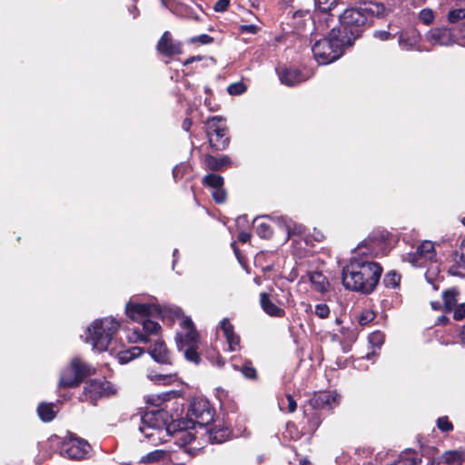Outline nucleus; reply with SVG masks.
Segmentation results:
<instances>
[{
	"label": "nucleus",
	"instance_id": "nucleus-1",
	"mask_svg": "<svg viewBox=\"0 0 465 465\" xmlns=\"http://www.w3.org/2000/svg\"><path fill=\"white\" fill-rule=\"evenodd\" d=\"M180 312L178 308L161 307L158 304L139 302L135 299H131L125 305V313L131 320L141 322L143 329H134L129 339L134 342H148V336L158 334L161 330V325L153 320L154 318L164 320L166 317H178Z\"/></svg>",
	"mask_w": 465,
	"mask_h": 465
},
{
	"label": "nucleus",
	"instance_id": "nucleus-2",
	"mask_svg": "<svg viewBox=\"0 0 465 465\" xmlns=\"http://www.w3.org/2000/svg\"><path fill=\"white\" fill-rule=\"evenodd\" d=\"M381 272L382 268L379 263L353 257L342 268L341 282L347 290L369 294L376 288Z\"/></svg>",
	"mask_w": 465,
	"mask_h": 465
},
{
	"label": "nucleus",
	"instance_id": "nucleus-3",
	"mask_svg": "<svg viewBox=\"0 0 465 465\" xmlns=\"http://www.w3.org/2000/svg\"><path fill=\"white\" fill-rule=\"evenodd\" d=\"M386 14V7L379 3H373L368 6L347 8L339 15L340 27L336 32L344 40L350 39V45H351L374 16H385Z\"/></svg>",
	"mask_w": 465,
	"mask_h": 465
},
{
	"label": "nucleus",
	"instance_id": "nucleus-4",
	"mask_svg": "<svg viewBox=\"0 0 465 465\" xmlns=\"http://www.w3.org/2000/svg\"><path fill=\"white\" fill-rule=\"evenodd\" d=\"M345 46L350 45V39L344 40L341 35L332 28L328 37L320 39L312 47L314 59L319 64H328L339 59Z\"/></svg>",
	"mask_w": 465,
	"mask_h": 465
},
{
	"label": "nucleus",
	"instance_id": "nucleus-5",
	"mask_svg": "<svg viewBox=\"0 0 465 465\" xmlns=\"http://www.w3.org/2000/svg\"><path fill=\"white\" fill-rule=\"evenodd\" d=\"M119 328L120 322L114 318L95 320L86 329L85 341L97 351H106Z\"/></svg>",
	"mask_w": 465,
	"mask_h": 465
},
{
	"label": "nucleus",
	"instance_id": "nucleus-6",
	"mask_svg": "<svg viewBox=\"0 0 465 465\" xmlns=\"http://www.w3.org/2000/svg\"><path fill=\"white\" fill-rule=\"evenodd\" d=\"M181 331L176 335V344L185 359L198 364L201 357L198 353L199 335L191 319L185 318L181 322Z\"/></svg>",
	"mask_w": 465,
	"mask_h": 465
},
{
	"label": "nucleus",
	"instance_id": "nucleus-7",
	"mask_svg": "<svg viewBox=\"0 0 465 465\" xmlns=\"http://www.w3.org/2000/svg\"><path fill=\"white\" fill-rule=\"evenodd\" d=\"M94 369L79 358H74L70 364L62 372L59 387L74 388L78 386L83 380L92 374Z\"/></svg>",
	"mask_w": 465,
	"mask_h": 465
},
{
	"label": "nucleus",
	"instance_id": "nucleus-8",
	"mask_svg": "<svg viewBox=\"0 0 465 465\" xmlns=\"http://www.w3.org/2000/svg\"><path fill=\"white\" fill-rule=\"evenodd\" d=\"M167 413L163 410L146 411L144 413V421L146 423H153L156 429L153 430V433L147 434V441L152 445H158L168 440L171 437L166 420Z\"/></svg>",
	"mask_w": 465,
	"mask_h": 465
},
{
	"label": "nucleus",
	"instance_id": "nucleus-9",
	"mask_svg": "<svg viewBox=\"0 0 465 465\" xmlns=\"http://www.w3.org/2000/svg\"><path fill=\"white\" fill-rule=\"evenodd\" d=\"M187 418L186 422L191 424L192 427L204 428L213 421V411L206 400L194 399L191 401Z\"/></svg>",
	"mask_w": 465,
	"mask_h": 465
},
{
	"label": "nucleus",
	"instance_id": "nucleus-10",
	"mask_svg": "<svg viewBox=\"0 0 465 465\" xmlns=\"http://www.w3.org/2000/svg\"><path fill=\"white\" fill-rule=\"evenodd\" d=\"M115 392L116 389L110 381L104 379L91 380L84 387V392L80 400L95 404L99 398L108 397Z\"/></svg>",
	"mask_w": 465,
	"mask_h": 465
},
{
	"label": "nucleus",
	"instance_id": "nucleus-11",
	"mask_svg": "<svg viewBox=\"0 0 465 465\" xmlns=\"http://www.w3.org/2000/svg\"><path fill=\"white\" fill-rule=\"evenodd\" d=\"M90 449L91 446L86 440L71 437L63 443L60 453L63 457L71 460H82L86 457Z\"/></svg>",
	"mask_w": 465,
	"mask_h": 465
},
{
	"label": "nucleus",
	"instance_id": "nucleus-12",
	"mask_svg": "<svg viewBox=\"0 0 465 465\" xmlns=\"http://www.w3.org/2000/svg\"><path fill=\"white\" fill-rule=\"evenodd\" d=\"M435 256L434 244L430 241L421 242L414 252L406 253L403 261L411 263L412 266L421 267L427 260Z\"/></svg>",
	"mask_w": 465,
	"mask_h": 465
},
{
	"label": "nucleus",
	"instance_id": "nucleus-13",
	"mask_svg": "<svg viewBox=\"0 0 465 465\" xmlns=\"http://www.w3.org/2000/svg\"><path fill=\"white\" fill-rule=\"evenodd\" d=\"M203 184L210 187L212 195L216 203H223L226 200V192L223 188V178L216 173H209L203 179Z\"/></svg>",
	"mask_w": 465,
	"mask_h": 465
},
{
	"label": "nucleus",
	"instance_id": "nucleus-14",
	"mask_svg": "<svg viewBox=\"0 0 465 465\" xmlns=\"http://www.w3.org/2000/svg\"><path fill=\"white\" fill-rule=\"evenodd\" d=\"M427 40L433 45L450 46L457 43L456 36L450 29L432 28L427 34Z\"/></svg>",
	"mask_w": 465,
	"mask_h": 465
},
{
	"label": "nucleus",
	"instance_id": "nucleus-15",
	"mask_svg": "<svg viewBox=\"0 0 465 465\" xmlns=\"http://www.w3.org/2000/svg\"><path fill=\"white\" fill-rule=\"evenodd\" d=\"M420 35L415 29L404 30L399 33V46L405 51L419 50Z\"/></svg>",
	"mask_w": 465,
	"mask_h": 465
},
{
	"label": "nucleus",
	"instance_id": "nucleus-16",
	"mask_svg": "<svg viewBox=\"0 0 465 465\" xmlns=\"http://www.w3.org/2000/svg\"><path fill=\"white\" fill-rule=\"evenodd\" d=\"M157 50L167 56L179 54L182 53L180 43H176L172 39L168 31L164 32L157 44Z\"/></svg>",
	"mask_w": 465,
	"mask_h": 465
},
{
	"label": "nucleus",
	"instance_id": "nucleus-17",
	"mask_svg": "<svg viewBox=\"0 0 465 465\" xmlns=\"http://www.w3.org/2000/svg\"><path fill=\"white\" fill-rule=\"evenodd\" d=\"M219 327L226 339L229 350L231 351H239L241 348L240 336L234 332L233 325L230 322L229 319H223L222 322H220Z\"/></svg>",
	"mask_w": 465,
	"mask_h": 465
},
{
	"label": "nucleus",
	"instance_id": "nucleus-18",
	"mask_svg": "<svg viewBox=\"0 0 465 465\" xmlns=\"http://www.w3.org/2000/svg\"><path fill=\"white\" fill-rule=\"evenodd\" d=\"M277 74L281 83L287 86H294L306 80L302 74L295 68L277 69Z\"/></svg>",
	"mask_w": 465,
	"mask_h": 465
},
{
	"label": "nucleus",
	"instance_id": "nucleus-19",
	"mask_svg": "<svg viewBox=\"0 0 465 465\" xmlns=\"http://www.w3.org/2000/svg\"><path fill=\"white\" fill-rule=\"evenodd\" d=\"M151 357L157 362L162 364H171L170 352L166 348V345L162 341H156L153 347L148 351Z\"/></svg>",
	"mask_w": 465,
	"mask_h": 465
},
{
	"label": "nucleus",
	"instance_id": "nucleus-20",
	"mask_svg": "<svg viewBox=\"0 0 465 465\" xmlns=\"http://www.w3.org/2000/svg\"><path fill=\"white\" fill-rule=\"evenodd\" d=\"M462 456L457 450H449L432 460L428 465H461Z\"/></svg>",
	"mask_w": 465,
	"mask_h": 465
},
{
	"label": "nucleus",
	"instance_id": "nucleus-21",
	"mask_svg": "<svg viewBox=\"0 0 465 465\" xmlns=\"http://www.w3.org/2000/svg\"><path fill=\"white\" fill-rule=\"evenodd\" d=\"M260 303L262 310L272 317L282 318L285 315L284 310L274 304L265 292L261 293Z\"/></svg>",
	"mask_w": 465,
	"mask_h": 465
},
{
	"label": "nucleus",
	"instance_id": "nucleus-22",
	"mask_svg": "<svg viewBox=\"0 0 465 465\" xmlns=\"http://www.w3.org/2000/svg\"><path fill=\"white\" fill-rule=\"evenodd\" d=\"M453 261L449 272L451 275L465 278V253H460L459 251L453 252Z\"/></svg>",
	"mask_w": 465,
	"mask_h": 465
},
{
	"label": "nucleus",
	"instance_id": "nucleus-23",
	"mask_svg": "<svg viewBox=\"0 0 465 465\" xmlns=\"http://www.w3.org/2000/svg\"><path fill=\"white\" fill-rule=\"evenodd\" d=\"M170 459V452L164 450H155L142 456L139 460L141 464H153Z\"/></svg>",
	"mask_w": 465,
	"mask_h": 465
},
{
	"label": "nucleus",
	"instance_id": "nucleus-24",
	"mask_svg": "<svg viewBox=\"0 0 465 465\" xmlns=\"http://www.w3.org/2000/svg\"><path fill=\"white\" fill-rule=\"evenodd\" d=\"M337 394L331 391H322L314 396L313 401L317 407L331 408L336 402Z\"/></svg>",
	"mask_w": 465,
	"mask_h": 465
},
{
	"label": "nucleus",
	"instance_id": "nucleus-25",
	"mask_svg": "<svg viewBox=\"0 0 465 465\" xmlns=\"http://www.w3.org/2000/svg\"><path fill=\"white\" fill-rule=\"evenodd\" d=\"M182 423L183 426L174 433L173 437L177 441H180L181 445H187L195 439V436L189 430V429L194 428L186 421H182Z\"/></svg>",
	"mask_w": 465,
	"mask_h": 465
},
{
	"label": "nucleus",
	"instance_id": "nucleus-26",
	"mask_svg": "<svg viewBox=\"0 0 465 465\" xmlns=\"http://www.w3.org/2000/svg\"><path fill=\"white\" fill-rule=\"evenodd\" d=\"M448 21L451 24H459L460 35L465 38V8L450 10L448 14Z\"/></svg>",
	"mask_w": 465,
	"mask_h": 465
},
{
	"label": "nucleus",
	"instance_id": "nucleus-27",
	"mask_svg": "<svg viewBox=\"0 0 465 465\" xmlns=\"http://www.w3.org/2000/svg\"><path fill=\"white\" fill-rule=\"evenodd\" d=\"M281 228H283L289 238L292 233L301 232V226H298L292 219L285 216L272 218Z\"/></svg>",
	"mask_w": 465,
	"mask_h": 465
},
{
	"label": "nucleus",
	"instance_id": "nucleus-28",
	"mask_svg": "<svg viewBox=\"0 0 465 465\" xmlns=\"http://www.w3.org/2000/svg\"><path fill=\"white\" fill-rule=\"evenodd\" d=\"M369 343L372 348V351L366 354L364 358L371 360L377 356V350H380L384 343V334L381 331H373L369 335Z\"/></svg>",
	"mask_w": 465,
	"mask_h": 465
},
{
	"label": "nucleus",
	"instance_id": "nucleus-29",
	"mask_svg": "<svg viewBox=\"0 0 465 465\" xmlns=\"http://www.w3.org/2000/svg\"><path fill=\"white\" fill-rule=\"evenodd\" d=\"M231 160L228 156L223 155L222 157H214L213 155H207L205 157V165L208 169L213 171H219L223 167L229 165Z\"/></svg>",
	"mask_w": 465,
	"mask_h": 465
},
{
	"label": "nucleus",
	"instance_id": "nucleus-30",
	"mask_svg": "<svg viewBox=\"0 0 465 465\" xmlns=\"http://www.w3.org/2000/svg\"><path fill=\"white\" fill-rule=\"evenodd\" d=\"M210 145L217 151L224 150L229 144V137L227 136V130H224L223 133H219L214 134L213 136L210 135L208 138Z\"/></svg>",
	"mask_w": 465,
	"mask_h": 465
},
{
	"label": "nucleus",
	"instance_id": "nucleus-31",
	"mask_svg": "<svg viewBox=\"0 0 465 465\" xmlns=\"http://www.w3.org/2000/svg\"><path fill=\"white\" fill-rule=\"evenodd\" d=\"M310 282L314 286L315 290L321 293H324L329 288L327 278L321 272L311 273Z\"/></svg>",
	"mask_w": 465,
	"mask_h": 465
},
{
	"label": "nucleus",
	"instance_id": "nucleus-32",
	"mask_svg": "<svg viewBox=\"0 0 465 465\" xmlns=\"http://www.w3.org/2000/svg\"><path fill=\"white\" fill-rule=\"evenodd\" d=\"M226 130V127L223 124V121L219 116H213L208 119L207 121V136H213L216 134L223 133Z\"/></svg>",
	"mask_w": 465,
	"mask_h": 465
},
{
	"label": "nucleus",
	"instance_id": "nucleus-33",
	"mask_svg": "<svg viewBox=\"0 0 465 465\" xmlns=\"http://www.w3.org/2000/svg\"><path fill=\"white\" fill-rule=\"evenodd\" d=\"M54 407L55 406L52 403H40L37 408L40 419L45 422L51 421L55 417L56 411H54Z\"/></svg>",
	"mask_w": 465,
	"mask_h": 465
},
{
	"label": "nucleus",
	"instance_id": "nucleus-34",
	"mask_svg": "<svg viewBox=\"0 0 465 465\" xmlns=\"http://www.w3.org/2000/svg\"><path fill=\"white\" fill-rule=\"evenodd\" d=\"M143 349L140 347H132L128 350L122 351L118 353L117 358L121 364H125L130 361L139 357L143 353Z\"/></svg>",
	"mask_w": 465,
	"mask_h": 465
},
{
	"label": "nucleus",
	"instance_id": "nucleus-35",
	"mask_svg": "<svg viewBox=\"0 0 465 465\" xmlns=\"http://www.w3.org/2000/svg\"><path fill=\"white\" fill-rule=\"evenodd\" d=\"M256 233L264 239H269L272 235V229L271 225L263 219L256 218L253 222Z\"/></svg>",
	"mask_w": 465,
	"mask_h": 465
},
{
	"label": "nucleus",
	"instance_id": "nucleus-36",
	"mask_svg": "<svg viewBox=\"0 0 465 465\" xmlns=\"http://www.w3.org/2000/svg\"><path fill=\"white\" fill-rule=\"evenodd\" d=\"M209 431V440L213 443H222L229 439L230 430L227 427H223L221 429H213Z\"/></svg>",
	"mask_w": 465,
	"mask_h": 465
},
{
	"label": "nucleus",
	"instance_id": "nucleus-37",
	"mask_svg": "<svg viewBox=\"0 0 465 465\" xmlns=\"http://www.w3.org/2000/svg\"><path fill=\"white\" fill-rule=\"evenodd\" d=\"M420 458L414 452H406L401 455L400 459L391 465H420Z\"/></svg>",
	"mask_w": 465,
	"mask_h": 465
},
{
	"label": "nucleus",
	"instance_id": "nucleus-38",
	"mask_svg": "<svg viewBox=\"0 0 465 465\" xmlns=\"http://www.w3.org/2000/svg\"><path fill=\"white\" fill-rule=\"evenodd\" d=\"M279 408L282 411L293 412L297 408V403L292 395L286 394L278 399Z\"/></svg>",
	"mask_w": 465,
	"mask_h": 465
},
{
	"label": "nucleus",
	"instance_id": "nucleus-39",
	"mask_svg": "<svg viewBox=\"0 0 465 465\" xmlns=\"http://www.w3.org/2000/svg\"><path fill=\"white\" fill-rule=\"evenodd\" d=\"M458 291L456 289H450L443 292L444 305L447 311L454 309L457 303Z\"/></svg>",
	"mask_w": 465,
	"mask_h": 465
},
{
	"label": "nucleus",
	"instance_id": "nucleus-40",
	"mask_svg": "<svg viewBox=\"0 0 465 465\" xmlns=\"http://www.w3.org/2000/svg\"><path fill=\"white\" fill-rule=\"evenodd\" d=\"M401 282V275L394 271L387 272L383 279V283L387 288H396Z\"/></svg>",
	"mask_w": 465,
	"mask_h": 465
},
{
	"label": "nucleus",
	"instance_id": "nucleus-41",
	"mask_svg": "<svg viewBox=\"0 0 465 465\" xmlns=\"http://www.w3.org/2000/svg\"><path fill=\"white\" fill-rule=\"evenodd\" d=\"M315 6L322 13L330 12L336 5L337 0H314Z\"/></svg>",
	"mask_w": 465,
	"mask_h": 465
},
{
	"label": "nucleus",
	"instance_id": "nucleus-42",
	"mask_svg": "<svg viewBox=\"0 0 465 465\" xmlns=\"http://www.w3.org/2000/svg\"><path fill=\"white\" fill-rule=\"evenodd\" d=\"M240 371L242 375L247 379H255L256 378V370L252 366L250 361H245L241 367Z\"/></svg>",
	"mask_w": 465,
	"mask_h": 465
},
{
	"label": "nucleus",
	"instance_id": "nucleus-43",
	"mask_svg": "<svg viewBox=\"0 0 465 465\" xmlns=\"http://www.w3.org/2000/svg\"><path fill=\"white\" fill-rule=\"evenodd\" d=\"M437 427L442 432H449L453 430L452 423L449 420L447 416L440 417L437 420Z\"/></svg>",
	"mask_w": 465,
	"mask_h": 465
},
{
	"label": "nucleus",
	"instance_id": "nucleus-44",
	"mask_svg": "<svg viewBox=\"0 0 465 465\" xmlns=\"http://www.w3.org/2000/svg\"><path fill=\"white\" fill-rule=\"evenodd\" d=\"M330 308L325 303H318L314 307V313L320 319H326L330 315Z\"/></svg>",
	"mask_w": 465,
	"mask_h": 465
},
{
	"label": "nucleus",
	"instance_id": "nucleus-45",
	"mask_svg": "<svg viewBox=\"0 0 465 465\" xmlns=\"http://www.w3.org/2000/svg\"><path fill=\"white\" fill-rule=\"evenodd\" d=\"M227 91L231 95H240L246 91V86L243 83L237 82L230 84Z\"/></svg>",
	"mask_w": 465,
	"mask_h": 465
},
{
	"label": "nucleus",
	"instance_id": "nucleus-46",
	"mask_svg": "<svg viewBox=\"0 0 465 465\" xmlns=\"http://www.w3.org/2000/svg\"><path fill=\"white\" fill-rule=\"evenodd\" d=\"M156 429L154 422L146 423L144 421V414L141 418V424L139 426L140 432L144 436V439H147V434L153 433V430Z\"/></svg>",
	"mask_w": 465,
	"mask_h": 465
},
{
	"label": "nucleus",
	"instance_id": "nucleus-47",
	"mask_svg": "<svg viewBox=\"0 0 465 465\" xmlns=\"http://www.w3.org/2000/svg\"><path fill=\"white\" fill-rule=\"evenodd\" d=\"M189 169V165L186 163H180L174 166L173 169V176L175 181L183 177Z\"/></svg>",
	"mask_w": 465,
	"mask_h": 465
},
{
	"label": "nucleus",
	"instance_id": "nucleus-48",
	"mask_svg": "<svg viewBox=\"0 0 465 465\" xmlns=\"http://www.w3.org/2000/svg\"><path fill=\"white\" fill-rule=\"evenodd\" d=\"M148 378L154 381L155 383H163V384H166V383H169L172 379H173V376L171 374H152L150 373L148 375Z\"/></svg>",
	"mask_w": 465,
	"mask_h": 465
},
{
	"label": "nucleus",
	"instance_id": "nucleus-49",
	"mask_svg": "<svg viewBox=\"0 0 465 465\" xmlns=\"http://www.w3.org/2000/svg\"><path fill=\"white\" fill-rule=\"evenodd\" d=\"M419 17L425 25H430L434 20V15L430 9H422Z\"/></svg>",
	"mask_w": 465,
	"mask_h": 465
},
{
	"label": "nucleus",
	"instance_id": "nucleus-50",
	"mask_svg": "<svg viewBox=\"0 0 465 465\" xmlns=\"http://www.w3.org/2000/svg\"><path fill=\"white\" fill-rule=\"evenodd\" d=\"M374 319V313L370 311L363 312L359 317V322L361 325H365Z\"/></svg>",
	"mask_w": 465,
	"mask_h": 465
},
{
	"label": "nucleus",
	"instance_id": "nucleus-51",
	"mask_svg": "<svg viewBox=\"0 0 465 465\" xmlns=\"http://www.w3.org/2000/svg\"><path fill=\"white\" fill-rule=\"evenodd\" d=\"M373 36L381 41H387L393 38V35L387 30L375 31Z\"/></svg>",
	"mask_w": 465,
	"mask_h": 465
},
{
	"label": "nucleus",
	"instance_id": "nucleus-52",
	"mask_svg": "<svg viewBox=\"0 0 465 465\" xmlns=\"http://www.w3.org/2000/svg\"><path fill=\"white\" fill-rule=\"evenodd\" d=\"M213 38L206 34L195 36L192 39L193 43H200L202 45H208L213 42Z\"/></svg>",
	"mask_w": 465,
	"mask_h": 465
},
{
	"label": "nucleus",
	"instance_id": "nucleus-53",
	"mask_svg": "<svg viewBox=\"0 0 465 465\" xmlns=\"http://www.w3.org/2000/svg\"><path fill=\"white\" fill-rule=\"evenodd\" d=\"M453 316L457 321H460L465 317V303H460L455 308Z\"/></svg>",
	"mask_w": 465,
	"mask_h": 465
},
{
	"label": "nucleus",
	"instance_id": "nucleus-54",
	"mask_svg": "<svg viewBox=\"0 0 465 465\" xmlns=\"http://www.w3.org/2000/svg\"><path fill=\"white\" fill-rule=\"evenodd\" d=\"M230 4V0H218L213 6L214 11L223 12L225 11Z\"/></svg>",
	"mask_w": 465,
	"mask_h": 465
},
{
	"label": "nucleus",
	"instance_id": "nucleus-55",
	"mask_svg": "<svg viewBox=\"0 0 465 465\" xmlns=\"http://www.w3.org/2000/svg\"><path fill=\"white\" fill-rule=\"evenodd\" d=\"M240 30L242 33L255 34L258 31V26L255 25H242L240 26Z\"/></svg>",
	"mask_w": 465,
	"mask_h": 465
},
{
	"label": "nucleus",
	"instance_id": "nucleus-56",
	"mask_svg": "<svg viewBox=\"0 0 465 465\" xmlns=\"http://www.w3.org/2000/svg\"><path fill=\"white\" fill-rule=\"evenodd\" d=\"M251 239V234L247 232H240L239 235H238V240L242 242V243H245L247 242H249Z\"/></svg>",
	"mask_w": 465,
	"mask_h": 465
},
{
	"label": "nucleus",
	"instance_id": "nucleus-57",
	"mask_svg": "<svg viewBox=\"0 0 465 465\" xmlns=\"http://www.w3.org/2000/svg\"><path fill=\"white\" fill-rule=\"evenodd\" d=\"M182 126H183V129L184 131H189V129H190V128H191V126H192V121H191V119H189V118L184 119V120H183V122Z\"/></svg>",
	"mask_w": 465,
	"mask_h": 465
},
{
	"label": "nucleus",
	"instance_id": "nucleus-58",
	"mask_svg": "<svg viewBox=\"0 0 465 465\" xmlns=\"http://www.w3.org/2000/svg\"><path fill=\"white\" fill-rule=\"evenodd\" d=\"M366 247V244L364 242H362L361 244H360L358 247H357V252L358 254H367L368 253V251H365L363 250L364 248Z\"/></svg>",
	"mask_w": 465,
	"mask_h": 465
},
{
	"label": "nucleus",
	"instance_id": "nucleus-59",
	"mask_svg": "<svg viewBox=\"0 0 465 465\" xmlns=\"http://www.w3.org/2000/svg\"><path fill=\"white\" fill-rule=\"evenodd\" d=\"M129 12L132 14L134 18H136L139 15V11H138L136 5H132L129 8Z\"/></svg>",
	"mask_w": 465,
	"mask_h": 465
},
{
	"label": "nucleus",
	"instance_id": "nucleus-60",
	"mask_svg": "<svg viewBox=\"0 0 465 465\" xmlns=\"http://www.w3.org/2000/svg\"><path fill=\"white\" fill-rule=\"evenodd\" d=\"M459 252L460 253H465V238L461 241V242L460 244Z\"/></svg>",
	"mask_w": 465,
	"mask_h": 465
},
{
	"label": "nucleus",
	"instance_id": "nucleus-61",
	"mask_svg": "<svg viewBox=\"0 0 465 465\" xmlns=\"http://www.w3.org/2000/svg\"><path fill=\"white\" fill-rule=\"evenodd\" d=\"M460 338H461V342L465 345V326L463 327V329L460 331Z\"/></svg>",
	"mask_w": 465,
	"mask_h": 465
},
{
	"label": "nucleus",
	"instance_id": "nucleus-62",
	"mask_svg": "<svg viewBox=\"0 0 465 465\" xmlns=\"http://www.w3.org/2000/svg\"><path fill=\"white\" fill-rule=\"evenodd\" d=\"M199 59H200L199 57H195V56L191 57V58H189L188 60H186V62L184 63V64H191V63H193V61H195V60H199Z\"/></svg>",
	"mask_w": 465,
	"mask_h": 465
},
{
	"label": "nucleus",
	"instance_id": "nucleus-63",
	"mask_svg": "<svg viewBox=\"0 0 465 465\" xmlns=\"http://www.w3.org/2000/svg\"><path fill=\"white\" fill-rule=\"evenodd\" d=\"M177 253H178V250H176V249H175V250L173 251V257H174L173 263H174V262H175V261H176V255H177Z\"/></svg>",
	"mask_w": 465,
	"mask_h": 465
},
{
	"label": "nucleus",
	"instance_id": "nucleus-64",
	"mask_svg": "<svg viewBox=\"0 0 465 465\" xmlns=\"http://www.w3.org/2000/svg\"><path fill=\"white\" fill-rule=\"evenodd\" d=\"M462 224L465 226V217L461 220Z\"/></svg>",
	"mask_w": 465,
	"mask_h": 465
}]
</instances>
